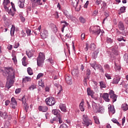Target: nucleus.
<instances>
[{"instance_id": "nucleus-1", "label": "nucleus", "mask_w": 128, "mask_h": 128, "mask_svg": "<svg viewBox=\"0 0 128 128\" xmlns=\"http://www.w3.org/2000/svg\"><path fill=\"white\" fill-rule=\"evenodd\" d=\"M6 72L8 74V78H7L6 88L8 90H10L14 84V80H12L14 78V72L12 68L10 67H6Z\"/></svg>"}, {"instance_id": "nucleus-2", "label": "nucleus", "mask_w": 128, "mask_h": 128, "mask_svg": "<svg viewBox=\"0 0 128 128\" xmlns=\"http://www.w3.org/2000/svg\"><path fill=\"white\" fill-rule=\"evenodd\" d=\"M46 56L44 52L39 53V55L37 58V65L38 66H42V64L44 62Z\"/></svg>"}, {"instance_id": "nucleus-3", "label": "nucleus", "mask_w": 128, "mask_h": 128, "mask_svg": "<svg viewBox=\"0 0 128 128\" xmlns=\"http://www.w3.org/2000/svg\"><path fill=\"white\" fill-rule=\"evenodd\" d=\"M82 118L83 120L82 124L85 126H88L92 124V120H90V119L88 118V115L84 114L82 116Z\"/></svg>"}, {"instance_id": "nucleus-4", "label": "nucleus", "mask_w": 128, "mask_h": 128, "mask_svg": "<svg viewBox=\"0 0 128 128\" xmlns=\"http://www.w3.org/2000/svg\"><path fill=\"white\" fill-rule=\"evenodd\" d=\"M90 30L92 34H94L95 36H98L101 32L100 28L98 26L90 27Z\"/></svg>"}, {"instance_id": "nucleus-5", "label": "nucleus", "mask_w": 128, "mask_h": 128, "mask_svg": "<svg viewBox=\"0 0 128 128\" xmlns=\"http://www.w3.org/2000/svg\"><path fill=\"white\" fill-rule=\"evenodd\" d=\"M46 102L47 106H52L56 104V100L54 97L50 96L46 99Z\"/></svg>"}, {"instance_id": "nucleus-6", "label": "nucleus", "mask_w": 128, "mask_h": 128, "mask_svg": "<svg viewBox=\"0 0 128 128\" xmlns=\"http://www.w3.org/2000/svg\"><path fill=\"white\" fill-rule=\"evenodd\" d=\"M16 106H18V102H16V98L14 97H12L11 98L10 107L14 110H16Z\"/></svg>"}, {"instance_id": "nucleus-7", "label": "nucleus", "mask_w": 128, "mask_h": 128, "mask_svg": "<svg viewBox=\"0 0 128 128\" xmlns=\"http://www.w3.org/2000/svg\"><path fill=\"white\" fill-rule=\"evenodd\" d=\"M19 100L22 102V104H24V110L26 112H28V106L26 104V97L24 96L22 98L19 99Z\"/></svg>"}, {"instance_id": "nucleus-8", "label": "nucleus", "mask_w": 128, "mask_h": 128, "mask_svg": "<svg viewBox=\"0 0 128 128\" xmlns=\"http://www.w3.org/2000/svg\"><path fill=\"white\" fill-rule=\"evenodd\" d=\"M11 6H12V9L10 8L9 10L8 14H10V16H14L15 12H16L14 4L12 3V2H11Z\"/></svg>"}, {"instance_id": "nucleus-9", "label": "nucleus", "mask_w": 128, "mask_h": 128, "mask_svg": "<svg viewBox=\"0 0 128 128\" xmlns=\"http://www.w3.org/2000/svg\"><path fill=\"white\" fill-rule=\"evenodd\" d=\"M108 94L110 96V98H112V102H116V98H118V97H116V94H114V90H110Z\"/></svg>"}, {"instance_id": "nucleus-10", "label": "nucleus", "mask_w": 128, "mask_h": 128, "mask_svg": "<svg viewBox=\"0 0 128 128\" xmlns=\"http://www.w3.org/2000/svg\"><path fill=\"white\" fill-rule=\"evenodd\" d=\"M120 80V76L116 74H115V78L113 79L112 84H118Z\"/></svg>"}, {"instance_id": "nucleus-11", "label": "nucleus", "mask_w": 128, "mask_h": 128, "mask_svg": "<svg viewBox=\"0 0 128 128\" xmlns=\"http://www.w3.org/2000/svg\"><path fill=\"white\" fill-rule=\"evenodd\" d=\"M54 86H57V88L58 89V92L57 94V96H62V87L60 85H58V84H55Z\"/></svg>"}, {"instance_id": "nucleus-12", "label": "nucleus", "mask_w": 128, "mask_h": 128, "mask_svg": "<svg viewBox=\"0 0 128 128\" xmlns=\"http://www.w3.org/2000/svg\"><path fill=\"white\" fill-rule=\"evenodd\" d=\"M26 54L28 58H30L32 56H34V50H28L26 51Z\"/></svg>"}, {"instance_id": "nucleus-13", "label": "nucleus", "mask_w": 128, "mask_h": 128, "mask_svg": "<svg viewBox=\"0 0 128 128\" xmlns=\"http://www.w3.org/2000/svg\"><path fill=\"white\" fill-rule=\"evenodd\" d=\"M38 110L40 112H48V108L46 106H40L38 107Z\"/></svg>"}, {"instance_id": "nucleus-14", "label": "nucleus", "mask_w": 128, "mask_h": 128, "mask_svg": "<svg viewBox=\"0 0 128 128\" xmlns=\"http://www.w3.org/2000/svg\"><path fill=\"white\" fill-rule=\"evenodd\" d=\"M40 36L42 38H46L48 36V30H46V29H44L43 30L42 33L40 34Z\"/></svg>"}, {"instance_id": "nucleus-15", "label": "nucleus", "mask_w": 128, "mask_h": 128, "mask_svg": "<svg viewBox=\"0 0 128 128\" xmlns=\"http://www.w3.org/2000/svg\"><path fill=\"white\" fill-rule=\"evenodd\" d=\"M54 116H57L58 122H59V124H62V116L58 112H54Z\"/></svg>"}, {"instance_id": "nucleus-16", "label": "nucleus", "mask_w": 128, "mask_h": 128, "mask_svg": "<svg viewBox=\"0 0 128 128\" xmlns=\"http://www.w3.org/2000/svg\"><path fill=\"white\" fill-rule=\"evenodd\" d=\"M102 98L105 100V102H110V98H108V94L104 93L102 95Z\"/></svg>"}, {"instance_id": "nucleus-17", "label": "nucleus", "mask_w": 128, "mask_h": 128, "mask_svg": "<svg viewBox=\"0 0 128 128\" xmlns=\"http://www.w3.org/2000/svg\"><path fill=\"white\" fill-rule=\"evenodd\" d=\"M118 28L120 30H124L125 28L124 23L122 22H120L118 24Z\"/></svg>"}, {"instance_id": "nucleus-18", "label": "nucleus", "mask_w": 128, "mask_h": 128, "mask_svg": "<svg viewBox=\"0 0 128 128\" xmlns=\"http://www.w3.org/2000/svg\"><path fill=\"white\" fill-rule=\"evenodd\" d=\"M60 108L62 112H68V110H66V104H60Z\"/></svg>"}, {"instance_id": "nucleus-19", "label": "nucleus", "mask_w": 128, "mask_h": 128, "mask_svg": "<svg viewBox=\"0 0 128 128\" xmlns=\"http://www.w3.org/2000/svg\"><path fill=\"white\" fill-rule=\"evenodd\" d=\"M66 80L68 84H72V77H70V76H66Z\"/></svg>"}, {"instance_id": "nucleus-20", "label": "nucleus", "mask_w": 128, "mask_h": 128, "mask_svg": "<svg viewBox=\"0 0 128 128\" xmlns=\"http://www.w3.org/2000/svg\"><path fill=\"white\" fill-rule=\"evenodd\" d=\"M64 16H66V17L68 19L72 20V14H70V12H68L67 10L64 12Z\"/></svg>"}, {"instance_id": "nucleus-21", "label": "nucleus", "mask_w": 128, "mask_h": 128, "mask_svg": "<svg viewBox=\"0 0 128 128\" xmlns=\"http://www.w3.org/2000/svg\"><path fill=\"white\" fill-rule=\"evenodd\" d=\"M72 74L74 76H76V78H78V70L74 69L72 72Z\"/></svg>"}, {"instance_id": "nucleus-22", "label": "nucleus", "mask_w": 128, "mask_h": 128, "mask_svg": "<svg viewBox=\"0 0 128 128\" xmlns=\"http://www.w3.org/2000/svg\"><path fill=\"white\" fill-rule=\"evenodd\" d=\"M108 110L109 112H116V110H114V106H112V105L109 104L108 106Z\"/></svg>"}, {"instance_id": "nucleus-23", "label": "nucleus", "mask_w": 128, "mask_h": 128, "mask_svg": "<svg viewBox=\"0 0 128 128\" xmlns=\"http://www.w3.org/2000/svg\"><path fill=\"white\" fill-rule=\"evenodd\" d=\"M18 6L20 8H24V1L19 0L18 2Z\"/></svg>"}, {"instance_id": "nucleus-24", "label": "nucleus", "mask_w": 128, "mask_h": 128, "mask_svg": "<svg viewBox=\"0 0 128 128\" xmlns=\"http://www.w3.org/2000/svg\"><path fill=\"white\" fill-rule=\"evenodd\" d=\"M72 2V4L74 8H76V6H78V2L76 1V0H70Z\"/></svg>"}, {"instance_id": "nucleus-25", "label": "nucleus", "mask_w": 128, "mask_h": 128, "mask_svg": "<svg viewBox=\"0 0 128 128\" xmlns=\"http://www.w3.org/2000/svg\"><path fill=\"white\" fill-rule=\"evenodd\" d=\"M32 82V78L28 76H26L22 78V82Z\"/></svg>"}, {"instance_id": "nucleus-26", "label": "nucleus", "mask_w": 128, "mask_h": 128, "mask_svg": "<svg viewBox=\"0 0 128 128\" xmlns=\"http://www.w3.org/2000/svg\"><path fill=\"white\" fill-rule=\"evenodd\" d=\"M87 92L88 96H92V94H94V90H92V89H90V88H87Z\"/></svg>"}, {"instance_id": "nucleus-27", "label": "nucleus", "mask_w": 128, "mask_h": 128, "mask_svg": "<svg viewBox=\"0 0 128 128\" xmlns=\"http://www.w3.org/2000/svg\"><path fill=\"white\" fill-rule=\"evenodd\" d=\"M80 110L81 112H84V101H82L79 106Z\"/></svg>"}, {"instance_id": "nucleus-28", "label": "nucleus", "mask_w": 128, "mask_h": 128, "mask_svg": "<svg viewBox=\"0 0 128 128\" xmlns=\"http://www.w3.org/2000/svg\"><path fill=\"white\" fill-rule=\"evenodd\" d=\"M122 108L124 112H126L128 110V104H123L122 106Z\"/></svg>"}, {"instance_id": "nucleus-29", "label": "nucleus", "mask_w": 128, "mask_h": 128, "mask_svg": "<svg viewBox=\"0 0 128 128\" xmlns=\"http://www.w3.org/2000/svg\"><path fill=\"white\" fill-rule=\"evenodd\" d=\"M115 64V66H114V68H115V70L116 71H118V72H120V70L121 68H122V66H120V65H118L116 64V63H114Z\"/></svg>"}, {"instance_id": "nucleus-30", "label": "nucleus", "mask_w": 128, "mask_h": 128, "mask_svg": "<svg viewBox=\"0 0 128 128\" xmlns=\"http://www.w3.org/2000/svg\"><path fill=\"white\" fill-rule=\"evenodd\" d=\"M36 84H32L30 86H29L28 89L30 90H36Z\"/></svg>"}, {"instance_id": "nucleus-31", "label": "nucleus", "mask_w": 128, "mask_h": 128, "mask_svg": "<svg viewBox=\"0 0 128 128\" xmlns=\"http://www.w3.org/2000/svg\"><path fill=\"white\" fill-rule=\"evenodd\" d=\"M100 88H106V83H104V82L103 81L100 82Z\"/></svg>"}, {"instance_id": "nucleus-32", "label": "nucleus", "mask_w": 128, "mask_h": 128, "mask_svg": "<svg viewBox=\"0 0 128 128\" xmlns=\"http://www.w3.org/2000/svg\"><path fill=\"white\" fill-rule=\"evenodd\" d=\"M0 116L3 118H8L7 112H0Z\"/></svg>"}, {"instance_id": "nucleus-33", "label": "nucleus", "mask_w": 128, "mask_h": 128, "mask_svg": "<svg viewBox=\"0 0 128 128\" xmlns=\"http://www.w3.org/2000/svg\"><path fill=\"white\" fill-rule=\"evenodd\" d=\"M14 30H16V27L12 25V27L10 30L11 36H14Z\"/></svg>"}, {"instance_id": "nucleus-34", "label": "nucleus", "mask_w": 128, "mask_h": 128, "mask_svg": "<svg viewBox=\"0 0 128 128\" xmlns=\"http://www.w3.org/2000/svg\"><path fill=\"white\" fill-rule=\"evenodd\" d=\"M31 2H34V4H38L39 6H42V0H31Z\"/></svg>"}, {"instance_id": "nucleus-35", "label": "nucleus", "mask_w": 128, "mask_h": 128, "mask_svg": "<svg viewBox=\"0 0 128 128\" xmlns=\"http://www.w3.org/2000/svg\"><path fill=\"white\" fill-rule=\"evenodd\" d=\"M27 72L28 73V74H30V76H32V74H34V72H32V70L30 68H27Z\"/></svg>"}, {"instance_id": "nucleus-36", "label": "nucleus", "mask_w": 128, "mask_h": 128, "mask_svg": "<svg viewBox=\"0 0 128 128\" xmlns=\"http://www.w3.org/2000/svg\"><path fill=\"white\" fill-rule=\"evenodd\" d=\"M126 12V7L125 6L121 7L119 12V14H124V12Z\"/></svg>"}, {"instance_id": "nucleus-37", "label": "nucleus", "mask_w": 128, "mask_h": 128, "mask_svg": "<svg viewBox=\"0 0 128 128\" xmlns=\"http://www.w3.org/2000/svg\"><path fill=\"white\" fill-rule=\"evenodd\" d=\"M98 52H100V49H97L94 52L93 56H94V58H98Z\"/></svg>"}, {"instance_id": "nucleus-38", "label": "nucleus", "mask_w": 128, "mask_h": 128, "mask_svg": "<svg viewBox=\"0 0 128 128\" xmlns=\"http://www.w3.org/2000/svg\"><path fill=\"white\" fill-rule=\"evenodd\" d=\"M79 20L81 24H85L86 22V19H84V18L82 16H80L79 18Z\"/></svg>"}, {"instance_id": "nucleus-39", "label": "nucleus", "mask_w": 128, "mask_h": 128, "mask_svg": "<svg viewBox=\"0 0 128 128\" xmlns=\"http://www.w3.org/2000/svg\"><path fill=\"white\" fill-rule=\"evenodd\" d=\"M26 56H24L22 60V66H26Z\"/></svg>"}, {"instance_id": "nucleus-40", "label": "nucleus", "mask_w": 128, "mask_h": 128, "mask_svg": "<svg viewBox=\"0 0 128 128\" xmlns=\"http://www.w3.org/2000/svg\"><path fill=\"white\" fill-rule=\"evenodd\" d=\"M96 48V45L94 44H90L89 48L90 50H94V48Z\"/></svg>"}, {"instance_id": "nucleus-41", "label": "nucleus", "mask_w": 128, "mask_h": 128, "mask_svg": "<svg viewBox=\"0 0 128 128\" xmlns=\"http://www.w3.org/2000/svg\"><path fill=\"white\" fill-rule=\"evenodd\" d=\"M38 84L40 86H42V88L44 87V80H41L40 81H39Z\"/></svg>"}, {"instance_id": "nucleus-42", "label": "nucleus", "mask_w": 128, "mask_h": 128, "mask_svg": "<svg viewBox=\"0 0 128 128\" xmlns=\"http://www.w3.org/2000/svg\"><path fill=\"white\" fill-rule=\"evenodd\" d=\"M117 40L118 42H122V40H123L124 42H126V40L124 39V36H119L117 38Z\"/></svg>"}, {"instance_id": "nucleus-43", "label": "nucleus", "mask_w": 128, "mask_h": 128, "mask_svg": "<svg viewBox=\"0 0 128 128\" xmlns=\"http://www.w3.org/2000/svg\"><path fill=\"white\" fill-rule=\"evenodd\" d=\"M94 119L96 124H100V120H98V117L94 116Z\"/></svg>"}, {"instance_id": "nucleus-44", "label": "nucleus", "mask_w": 128, "mask_h": 128, "mask_svg": "<svg viewBox=\"0 0 128 128\" xmlns=\"http://www.w3.org/2000/svg\"><path fill=\"white\" fill-rule=\"evenodd\" d=\"M90 65L92 68H94L96 70V62H94L93 63H90Z\"/></svg>"}, {"instance_id": "nucleus-45", "label": "nucleus", "mask_w": 128, "mask_h": 128, "mask_svg": "<svg viewBox=\"0 0 128 128\" xmlns=\"http://www.w3.org/2000/svg\"><path fill=\"white\" fill-rule=\"evenodd\" d=\"M19 16L22 22H24L26 21V18H24V16H22V14H20Z\"/></svg>"}, {"instance_id": "nucleus-46", "label": "nucleus", "mask_w": 128, "mask_h": 128, "mask_svg": "<svg viewBox=\"0 0 128 128\" xmlns=\"http://www.w3.org/2000/svg\"><path fill=\"white\" fill-rule=\"evenodd\" d=\"M112 122H114V124H118V126H120V122L116 118H112Z\"/></svg>"}, {"instance_id": "nucleus-47", "label": "nucleus", "mask_w": 128, "mask_h": 128, "mask_svg": "<svg viewBox=\"0 0 128 128\" xmlns=\"http://www.w3.org/2000/svg\"><path fill=\"white\" fill-rule=\"evenodd\" d=\"M50 122L51 124H54V122H58L57 116H56V117H54V118L51 119L50 120Z\"/></svg>"}, {"instance_id": "nucleus-48", "label": "nucleus", "mask_w": 128, "mask_h": 128, "mask_svg": "<svg viewBox=\"0 0 128 128\" xmlns=\"http://www.w3.org/2000/svg\"><path fill=\"white\" fill-rule=\"evenodd\" d=\"M104 68L105 70H110V67L108 64H105L104 65Z\"/></svg>"}, {"instance_id": "nucleus-49", "label": "nucleus", "mask_w": 128, "mask_h": 128, "mask_svg": "<svg viewBox=\"0 0 128 128\" xmlns=\"http://www.w3.org/2000/svg\"><path fill=\"white\" fill-rule=\"evenodd\" d=\"M12 60L14 61V64H16V62H18V60H16V56L14 54L12 55Z\"/></svg>"}, {"instance_id": "nucleus-50", "label": "nucleus", "mask_w": 128, "mask_h": 128, "mask_svg": "<svg viewBox=\"0 0 128 128\" xmlns=\"http://www.w3.org/2000/svg\"><path fill=\"white\" fill-rule=\"evenodd\" d=\"M42 76H44V74L40 73L37 76L36 80H39V78H42Z\"/></svg>"}, {"instance_id": "nucleus-51", "label": "nucleus", "mask_w": 128, "mask_h": 128, "mask_svg": "<svg viewBox=\"0 0 128 128\" xmlns=\"http://www.w3.org/2000/svg\"><path fill=\"white\" fill-rule=\"evenodd\" d=\"M51 40H52V44H54L56 42V38H54V36H52L51 37Z\"/></svg>"}, {"instance_id": "nucleus-52", "label": "nucleus", "mask_w": 128, "mask_h": 128, "mask_svg": "<svg viewBox=\"0 0 128 128\" xmlns=\"http://www.w3.org/2000/svg\"><path fill=\"white\" fill-rule=\"evenodd\" d=\"M10 0H4L3 2L4 4H6V6H8V4H10Z\"/></svg>"}, {"instance_id": "nucleus-53", "label": "nucleus", "mask_w": 128, "mask_h": 128, "mask_svg": "<svg viewBox=\"0 0 128 128\" xmlns=\"http://www.w3.org/2000/svg\"><path fill=\"white\" fill-rule=\"evenodd\" d=\"M20 46V43L18 42H15L14 44V48H18Z\"/></svg>"}, {"instance_id": "nucleus-54", "label": "nucleus", "mask_w": 128, "mask_h": 128, "mask_svg": "<svg viewBox=\"0 0 128 128\" xmlns=\"http://www.w3.org/2000/svg\"><path fill=\"white\" fill-rule=\"evenodd\" d=\"M60 128H68V126L66 124H63L60 126Z\"/></svg>"}, {"instance_id": "nucleus-55", "label": "nucleus", "mask_w": 128, "mask_h": 128, "mask_svg": "<svg viewBox=\"0 0 128 128\" xmlns=\"http://www.w3.org/2000/svg\"><path fill=\"white\" fill-rule=\"evenodd\" d=\"M21 90L22 89H20V88H17L15 90V94H20V92Z\"/></svg>"}, {"instance_id": "nucleus-56", "label": "nucleus", "mask_w": 128, "mask_h": 128, "mask_svg": "<svg viewBox=\"0 0 128 128\" xmlns=\"http://www.w3.org/2000/svg\"><path fill=\"white\" fill-rule=\"evenodd\" d=\"M30 32H32V30L30 29H27L26 30V34H27V36H30Z\"/></svg>"}, {"instance_id": "nucleus-57", "label": "nucleus", "mask_w": 128, "mask_h": 128, "mask_svg": "<svg viewBox=\"0 0 128 128\" xmlns=\"http://www.w3.org/2000/svg\"><path fill=\"white\" fill-rule=\"evenodd\" d=\"M106 42L108 44H112V38H107Z\"/></svg>"}, {"instance_id": "nucleus-58", "label": "nucleus", "mask_w": 128, "mask_h": 128, "mask_svg": "<svg viewBox=\"0 0 128 128\" xmlns=\"http://www.w3.org/2000/svg\"><path fill=\"white\" fill-rule=\"evenodd\" d=\"M20 36L22 38H24V36H26V33H24V30H22L21 32V34H20Z\"/></svg>"}, {"instance_id": "nucleus-59", "label": "nucleus", "mask_w": 128, "mask_h": 128, "mask_svg": "<svg viewBox=\"0 0 128 128\" xmlns=\"http://www.w3.org/2000/svg\"><path fill=\"white\" fill-rule=\"evenodd\" d=\"M86 74L87 76H90V69H87Z\"/></svg>"}, {"instance_id": "nucleus-60", "label": "nucleus", "mask_w": 128, "mask_h": 128, "mask_svg": "<svg viewBox=\"0 0 128 128\" xmlns=\"http://www.w3.org/2000/svg\"><path fill=\"white\" fill-rule=\"evenodd\" d=\"M105 76H106V78H108V80L112 79V77L108 74H105Z\"/></svg>"}, {"instance_id": "nucleus-61", "label": "nucleus", "mask_w": 128, "mask_h": 128, "mask_svg": "<svg viewBox=\"0 0 128 128\" xmlns=\"http://www.w3.org/2000/svg\"><path fill=\"white\" fill-rule=\"evenodd\" d=\"M10 104V100H6L5 102V105L8 106Z\"/></svg>"}, {"instance_id": "nucleus-62", "label": "nucleus", "mask_w": 128, "mask_h": 128, "mask_svg": "<svg viewBox=\"0 0 128 128\" xmlns=\"http://www.w3.org/2000/svg\"><path fill=\"white\" fill-rule=\"evenodd\" d=\"M86 47L84 48V50L86 52H88V43H86Z\"/></svg>"}, {"instance_id": "nucleus-63", "label": "nucleus", "mask_w": 128, "mask_h": 128, "mask_svg": "<svg viewBox=\"0 0 128 128\" xmlns=\"http://www.w3.org/2000/svg\"><path fill=\"white\" fill-rule=\"evenodd\" d=\"M98 10H95L93 12V16H96L98 14Z\"/></svg>"}, {"instance_id": "nucleus-64", "label": "nucleus", "mask_w": 128, "mask_h": 128, "mask_svg": "<svg viewBox=\"0 0 128 128\" xmlns=\"http://www.w3.org/2000/svg\"><path fill=\"white\" fill-rule=\"evenodd\" d=\"M100 2H102V0H96V4H97V6H98L100 4Z\"/></svg>"}]
</instances>
